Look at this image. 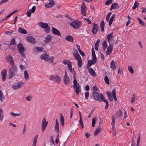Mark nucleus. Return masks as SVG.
<instances>
[{
    "mask_svg": "<svg viewBox=\"0 0 146 146\" xmlns=\"http://www.w3.org/2000/svg\"><path fill=\"white\" fill-rule=\"evenodd\" d=\"M102 45L103 46V48H106L108 46V45L107 44V42L105 40H104L103 41Z\"/></svg>",
    "mask_w": 146,
    "mask_h": 146,
    "instance_id": "50",
    "label": "nucleus"
},
{
    "mask_svg": "<svg viewBox=\"0 0 146 146\" xmlns=\"http://www.w3.org/2000/svg\"><path fill=\"white\" fill-rule=\"evenodd\" d=\"M93 27L92 31V32L94 34H96L98 31L99 27L95 23H92Z\"/></svg>",
    "mask_w": 146,
    "mask_h": 146,
    "instance_id": "10",
    "label": "nucleus"
},
{
    "mask_svg": "<svg viewBox=\"0 0 146 146\" xmlns=\"http://www.w3.org/2000/svg\"><path fill=\"white\" fill-rule=\"evenodd\" d=\"M86 7L85 3L84 1H83L82 5L81 7V12L83 16H86Z\"/></svg>",
    "mask_w": 146,
    "mask_h": 146,
    "instance_id": "9",
    "label": "nucleus"
},
{
    "mask_svg": "<svg viewBox=\"0 0 146 146\" xmlns=\"http://www.w3.org/2000/svg\"><path fill=\"white\" fill-rule=\"evenodd\" d=\"M89 96V93L88 92H86L85 93V99L86 100H87L88 99V98Z\"/></svg>",
    "mask_w": 146,
    "mask_h": 146,
    "instance_id": "64",
    "label": "nucleus"
},
{
    "mask_svg": "<svg viewBox=\"0 0 146 146\" xmlns=\"http://www.w3.org/2000/svg\"><path fill=\"white\" fill-rule=\"evenodd\" d=\"M27 40L29 42L33 44L36 42L35 39L33 36H29L27 38Z\"/></svg>",
    "mask_w": 146,
    "mask_h": 146,
    "instance_id": "12",
    "label": "nucleus"
},
{
    "mask_svg": "<svg viewBox=\"0 0 146 146\" xmlns=\"http://www.w3.org/2000/svg\"><path fill=\"white\" fill-rule=\"evenodd\" d=\"M82 60L81 58H80V59L77 60V64L79 67L80 68H81L82 66Z\"/></svg>",
    "mask_w": 146,
    "mask_h": 146,
    "instance_id": "37",
    "label": "nucleus"
},
{
    "mask_svg": "<svg viewBox=\"0 0 146 146\" xmlns=\"http://www.w3.org/2000/svg\"><path fill=\"white\" fill-rule=\"evenodd\" d=\"M52 36L50 35H47L44 40V42L45 43H47L50 42L52 40Z\"/></svg>",
    "mask_w": 146,
    "mask_h": 146,
    "instance_id": "17",
    "label": "nucleus"
},
{
    "mask_svg": "<svg viewBox=\"0 0 146 146\" xmlns=\"http://www.w3.org/2000/svg\"><path fill=\"white\" fill-rule=\"evenodd\" d=\"M1 75L2 80L4 81L6 79L7 76L6 70L5 69H4L1 72Z\"/></svg>",
    "mask_w": 146,
    "mask_h": 146,
    "instance_id": "15",
    "label": "nucleus"
},
{
    "mask_svg": "<svg viewBox=\"0 0 146 146\" xmlns=\"http://www.w3.org/2000/svg\"><path fill=\"white\" fill-rule=\"evenodd\" d=\"M18 31L19 33L22 34H26L27 33V32L25 29L21 27L19 28Z\"/></svg>",
    "mask_w": 146,
    "mask_h": 146,
    "instance_id": "25",
    "label": "nucleus"
},
{
    "mask_svg": "<svg viewBox=\"0 0 146 146\" xmlns=\"http://www.w3.org/2000/svg\"><path fill=\"white\" fill-rule=\"evenodd\" d=\"M82 24L81 22L79 21H74L70 23L69 25L75 29H77L80 28Z\"/></svg>",
    "mask_w": 146,
    "mask_h": 146,
    "instance_id": "4",
    "label": "nucleus"
},
{
    "mask_svg": "<svg viewBox=\"0 0 146 146\" xmlns=\"http://www.w3.org/2000/svg\"><path fill=\"white\" fill-rule=\"evenodd\" d=\"M6 60L9 62V64L12 66L14 65V62L12 56L11 55H9L6 57Z\"/></svg>",
    "mask_w": 146,
    "mask_h": 146,
    "instance_id": "13",
    "label": "nucleus"
},
{
    "mask_svg": "<svg viewBox=\"0 0 146 146\" xmlns=\"http://www.w3.org/2000/svg\"><path fill=\"white\" fill-rule=\"evenodd\" d=\"M137 20H138V21L139 22V24L140 25H142V26L145 25V24L139 18L137 17Z\"/></svg>",
    "mask_w": 146,
    "mask_h": 146,
    "instance_id": "52",
    "label": "nucleus"
},
{
    "mask_svg": "<svg viewBox=\"0 0 146 146\" xmlns=\"http://www.w3.org/2000/svg\"><path fill=\"white\" fill-rule=\"evenodd\" d=\"M17 48L21 56L24 58H25V56L23 53L24 51V48L21 43H20L18 44L17 46Z\"/></svg>",
    "mask_w": 146,
    "mask_h": 146,
    "instance_id": "6",
    "label": "nucleus"
},
{
    "mask_svg": "<svg viewBox=\"0 0 146 146\" xmlns=\"http://www.w3.org/2000/svg\"><path fill=\"white\" fill-rule=\"evenodd\" d=\"M113 32H111L110 34H108L107 35L106 39L108 40V41L113 39Z\"/></svg>",
    "mask_w": 146,
    "mask_h": 146,
    "instance_id": "20",
    "label": "nucleus"
},
{
    "mask_svg": "<svg viewBox=\"0 0 146 146\" xmlns=\"http://www.w3.org/2000/svg\"><path fill=\"white\" fill-rule=\"evenodd\" d=\"M105 23L103 21H102L101 22L100 24V27L101 29V31L102 32H103L104 31V27Z\"/></svg>",
    "mask_w": 146,
    "mask_h": 146,
    "instance_id": "32",
    "label": "nucleus"
},
{
    "mask_svg": "<svg viewBox=\"0 0 146 146\" xmlns=\"http://www.w3.org/2000/svg\"><path fill=\"white\" fill-rule=\"evenodd\" d=\"M100 40L98 39L96 42L95 45V49L96 50H98V48L99 45V43L100 42Z\"/></svg>",
    "mask_w": 146,
    "mask_h": 146,
    "instance_id": "38",
    "label": "nucleus"
},
{
    "mask_svg": "<svg viewBox=\"0 0 146 146\" xmlns=\"http://www.w3.org/2000/svg\"><path fill=\"white\" fill-rule=\"evenodd\" d=\"M92 98L96 101H98L100 102H102L103 98H102V96L104 97L103 94L101 93L99 94L98 92H92Z\"/></svg>",
    "mask_w": 146,
    "mask_h": 146,
    "instance_id": "1",
    "label": "nucleus"
},
{
    "mask_svg": "<svg viewBox=\"0 0 146 146\" xmlns=\"http://www.w3.org/2000/svg\"><path fill=\"white\" fill-rule=\"evenodd\" d=\"M110 68L112 70L115 69L116 68V66L115 65L114 61L113 60H112L110 63Z\"/></svg>",
    "mask_w": 146,
    "mask_h": 146,
    "instance_id": "31",
    "label": "nucleus"
},
{
    "mask_svg": "<svg viewBox=\"0 0 146 146\" xmlns=\"http://www.w3.org/2000/svg\"><path fill=\"white\" fill-rule=\"evenodd\" d=\"M137 98V96H136L135 94H133V97L131 98V102L132 103H133L134 102L135 100Z\"/></svg>",
    "mask_w": 146,
    "mask_h": 146,
    "instance_id": "46",
    "label": "nucleus"
},
{
    "mask_svg": "<svg viewBox=\"0 0 146 146\" xmlns=\"http://www.w3.org/2000/svg\"><path fill=\"white\" fill-rule=\"evenodd\" d=\"M24 77L25 80H27L29 79V75L27 73V71L26 70L24 71Z\"/></svg>",
    "mask_w": 146,
    "mask_h": 146,
    "instance_id": "43",
    "label": "nucleus"
},
{
    "mask_svg": "<svg viewBox=\"0 0 146 146\" xmlns=\"http://www.w3.org/2000/svg\"><path fill=\"white\" fill-rule=\"evenodd\" d=\"M113 48V47H110L109 46L108 48H107V51H106V54L107 55H109L110 54L112 51V49Z\"/></svg>",
    "mask_w": 146,
    "mask_h": 146,
    "instance_id": "22",
    "label": "nucleus"
},
{
    "mask_svg": "<svg viewBox=\"0 0 146 146\" xmlns=\"http://www.w3.org/2000/svg\"><path fill=\"white\" fill-rule=\"evenodd\" d=\"M112 119V121L111 123V125H115V119L114 116H112L111 117Z\"/></svg>",
    "mask_w": 146,
    "mask_h": 146,
    "instance_id": "58",
    "label": "nucleus"
},
{
    "mask_svg": "<svg viewBox=\"0 0 146 146\" xmlns=\"http://www.w3.org/2000/svg\"><path fill=\"white\" fill-rule=\"evenodd\" d=\"M73 56L75 58V59L77 60H79V59H80V58H81L79 54H78L75 55H74Z\"/></svg>",
    "mask_w": 146,
    "mask_h": 146,
    "instance_id": "48",
    "label": "nucleus"
},
{
    "mask_svg": "<svg viewBox=\"0 0 146 146\" xmlns=\"http://www.w3.org/2000/svg\"><path fill=\"white\" fill-rule=\"evenodd\" d=\"M104 80L105 82L108 84H110L109 79L108 77L107 76H106L104 78Z\"/></svg>",
    "mask_w": 146,
    "mask_h": 146,
    "instance_id": "47",
    "label": "nucleus"
},
{
    "mask_svg": "<svg viewBox=\"0 0 146 146\" xmlns=\"http://www.w3.org/2000/svg\"><path fill=\"white\" fill-rule=\"evenodd\" d=\"M112 1H107L105 3V4L106 5H108L111 3Z\"/></svg>",
    "mask_w": 146,
    "mask_h": 146,
    "instance_id": "61",
    "label": "nucleus"
},
{
    "mask_svg": "<svg viewBox=\"0 0 146 146\" xmlns=\"http://www.w3.org/2000/svg\"><path fill=\"white\" fill-rule=\"evenodd\" d=\"M36 8L35 6H33L31 9H30L27 12V15L29 17H30L32 13H33L35 11Z\"/></svg>",
    "mask_w": 146,
    "mask_h": 146,
    "instance_id": "14",
    "label": "nucleus"
},
{
    "mask_svg": "<svg viewBox=\"0 0 146 146\" xmlns=\"http://www.w3.org/2000/svg\"><path fill=\"white\" fill-rule=\"evenodd\" d=\"M23 84H24V83L22 82L15 83L12 85V87L14 90H15L22 87V85Z\"/></svg>",
    "mask_w": 146,
    "mask_h": 146,
    "instance_id": "8",
    "label": "nucleus"
},
{
    "mask_svg": "<svg viewBox=\"0 0 146 146\" xmlns=\"http://www.w3.org/2000/svg\"><path fill=\"white\" fill-rule=\"evenodd\" d=\"M49 78L50 80H53L58 84L60 83L61 80L60 77L57 75L55 76L54 77L51 75L50 76Z\"/></svg>",
    "mask_w": 146,
    "mask_h": 146,
    "instance_id": "7",
    "label": "nucleus"
},
{
    "mask_svg": "<svg viewBox=\"0 0 146 146\" xmlns=\"http://www.w3.org/2000/svg\"><path fill=\"white\" fill-rule=\"evenodd\" d=\"M84 20L86 21L89 24H91L92 23L91 21L89 20V19L86 18H83Z\"/></svg>",
    "mask_w": 146,
    "mask_h": 146,
    "instance_id": "56",
    "label": "nucleus"
},
{
    "mask_svg": "<svg viewBox=\"0 0 146 146\" xmlns=\"http://www.w3.org/2000/svg\"><path fill=\"white\" fill-rule=\"evenodd\" d=\"M60 125L62 127L64 125V118L61 113H60Z\"/></svg>",
    "mask_w": 146,
    "mask_h": 146,
    "instance_id": "24",
    "label": "nucleus"
},
{
    "mask_svg": "<svg viewBox=\"0 0 146 146\" xmlns=\"http://www.w3.org/2000/svg\"><path fill=\"white\" fill-rule=\"evenodd\" d=\"M5 97L2 91L0 90V100L2 102L3 100L4 99Z\"/></svg>",
    "mask_w": 146,
    "mask_h": 146,
    "instance_id": "39",
    "label": "nucleus"
},
{
    "mask_svg": "<svg viewBox=\"0 0 146 146\" xmlns=\"http://www.w3.org/2000/svg\"><path fill=\"white\" fill-rule=\"evenodd\" d=\"M16 44L15 40V38H13L11 40L10 44V45H14Z\"/></svg>",
    "mask_w": 146,
    "mask_h": 146,
    "instance_id": "45",
    "label": "nucleus"
},
{
    "mask_svg": "<svg viewBox=\"0 0 146 146\" xmlns=\"http://www.w3.org/2000/svg\"><path fill=\"white\" fill-rule=\"evenodd\" d=\"M116 90L115 89H113L112 90L111 94L112 96L116 95Z\"/></svg>",
    "mask_w": 146,
    "mask_h": 146,
    "instance_id": "59",
    "label": "nucleus"
},
{
    "mask_svg": "<svg viewBox=\"0 0 146 146\" xmlns=\"http://www.w3.org/2000/svg\"><path fill=\"white\" fill-rule=\"evenodd\" d=\"M54 129L58 132L59 131V123L57 119L56 120V124L55 125Z\"/></svg>",
    "mask_w": 146,
    "mask_h": 146,
    "instance_id": "30",
    "label": "nucleus"
},
{
    "mask_svg": "<svg viewBox=\"0 0 146 146\" xmlns=\"http://www.w3.org/2000/svg\"><path fill=\"white\" fill-rule=\"evenodd\" d=\"M92 56L93 58V59H92V60L94 61L95 62H96L97 58L96 54H94V55H92Z\"/></svg>",
    "mask_w": 146,
    "mask_h": 146,
    "instance_id": "60",
    "label": "nucleus"
},
{
    "mask_svg": "<svg viewBox=\"0 0 146 146\" xmlns=\"http://www.w3.org/2000/svg\"><path fill=\"white\" fill-rule=\"evenodd\" d=\"M101 97H102V98H103V100H102V102L103 101V102H105L106 104V105L105 106V108L106 109L108 108V106H109V104H108V101H107L106 100L104 97L103 98V96H102Z\"/></svg>",
    "mask_w": 146,
    "mask_h": 146,
    "instance_id": "33",
    "label": "nucleus"
},
{
    "mask_svg": "<svg viewBox=\"0 0 146 146\" xmlns=\"http://www.w3.org/2000/svg\"><path fill=\"white\" fill-rule=\"evenodd\" d=\"M128 69L131 74H133V73L134 71L131 66H128Z\"/></svg>",
    "mask_w": 146,
    "mask_h": 146,
    "instance_id": "51",
    "label": "nucleus"
},
{
    "mask_svg": "<svg viewBox=\"0 0 146 146\" xmlns=\"http://www.w3.org/2000/svg\"><path fill=\"white\" fill-rule=\"evenodd\" d=\"M43 50V48L42 47H36L34 48L33 50L34 52H36L38 51L39 52H41Z\"/></svg>",
    "mask_w": 146,
    "mask_h": 146,
    "instance_id": "18",
    "label": "nucleus"
},
{
    "mask_svg": "<svg viewBox=\"0 0 146 146\" xmlns=\"http://www.w3.org/2000/svg\"><path fill=\"white\" fill-rule=\"evenodd\" d=\"M139 5V3L137 1H135L134 4V6L132 7L133 9L135 10V9L137 8L138 7Z\"/></svg>",
    "mask_w": 146,
    "mask_h": 146,
    "instance_id": "44",
    "label": "nucleus"
},
{
    "mask_svg": "<svg viewBox=\"0 0 146 146\" xmlns=\"http://www.w3.org/2000/svg\"><path fill=\"white\" fill-rule=\"evenodd\" d=\"M96 123V118H93L92 119V127H94Z\"/></svg>",
    "mask_w": 146,
    "mask_h": 146,
    "instance_id": "55",
    "label": "nucleus"
},
{
    "mask_svg": "<svg viewBox=\"0 0 146 146\" xmlns=\"http://www.w3.org/2000/svg\"><path fill=\"white\" fill-rule=\"evenodd\" d=\"M111 12H109L107 15L106 17V21H108L109 20V18L111 15Z\"/></svg>",
    "mask_w": 146,
    "mask_h": 146,
    "instance_id": "53",
    "label": "nucleus"
},
{
    "mask_svg": "<svg viewBox=\"0 0 146 146\" xmlns=\"http://www.w3.org/2000/svg\"><path fill=\"white\" fill-rule=\"evenodd\" d=\"M122 111L120 110H119L116 113L115 116L116 119H117L120 117L122 115Z\"/></svg>",
    "mask_w": 146,
    "mask_h": 146,
    "instance_id": "26",
    "label": "nucleus"
},
{
    "mask_svg": "<svg viewBox=\"0 0 146 146\" xmlns=\"http://www.w3.org/2000/svg\"><path fill=\"white\" fill-rule=\"evenodd\" d=\"M115 14H113V15L111 16L109 23V26H110L111 25L113 21V19L115 18Z\"/></svg>",
    "mask_w": 146,
    "mask_h": 146,
    "instance_id": "36",
    "label": "nucleus"
},
{
    "mask_svg": "<svg viewBox=\"0 0 146 146\" xmlns=\"http://www.w3.org/2000/svg\"><path fill=\"white\" fill-rule=\"evenodd\" d=\"M96 62H95L93 60H89L88 61V63L89 64L90 66H91L92 64H95Z\"/></svg>",
    "mask_w": 146,
    "mask_h": 146,
    "instance_id": "49",
    "label": "nucleus"
},
{
    "mask_svg": "<svg viewBox=\"0 0 146 146\" xmlns=\"http://www.w3.org/2000/svg\"><path fill=\"white\" fill-rule=\"evenodd\" d=\"M54 1H51L49 3L45 4V6L47 8H49L52 7L54 5Z\"/></svg>",
    "mask_w": 146,
    "mask_h": 146,
    "instance_id": "19",
    "label": "nucleus"
},
{
    "mask_svg": "<svg viewBox=\"0 0 146 146\" xmlns=\"http://www.w3.org/2000/svg\"><path fill=\"white\" fill-rule=\"evenodd\" d=\"M48 121L46 122V119L44 118L42 119V123L41 125V129L42 131H44L47 126Z\"/></svg>",
    "mask_w": 146,
    "mask_h": 146,
    "instance_id": "11",
    "label": "nucleus"
},
{
    "mask_svg": "<svg viewBox=\"0 0 146 146\" xmlns=\"http://www.w3.org/2000/svg\"><path fill=\"white\" fill-rule=\"evenodd\" d=\"M67 66L68 69L72 68V63L70 61L68 62V63L67 64Z\"/></svg>",
    "mask_w": 146,
    "mask_h": 146,
    "instance_id": "62",
    "label": "nucleus"
},
{
    "mask_svg": "<svg viewBox=\"0 0 146 146\" xmlns=\"http://www.w3.org/2000/svg\"><path fill=\"white\" fill-rule=\"evenodd\" d=\"M41 59L45 60L46 61L52 62H53L54 57H49V55L46 54H43L41 55Z\"/></svg>",
    "mask_w": 146,
    "mask_h": 146,
    "instance_id": "5",
    "label": "nucleus"
},
{
    "mask_svg": "<svg viewBox=\"0 0 146 146\" xmlns=\"http://www.w3.org/2000/svg\"><path fill=\"white\" fill-rule=\"evenodd\" d=\"M108 42L109 44V46H110H110L113 47L115 42L114 39L108 41Z\"/></svg>",
    "mask_w": 146,
    "mask_h": 146,
    "instance_id": "40",
    "label": "nucleus"
},
{
    "mask_svg": "<svg viewBox=\"0 0 146 146\" xmlns=\"http://www.w3.org/2000/svg\"><path fill=\"white\" fill-rule=\"evenodd\" d=\"M119 7L118 4L117 3H113L110 8V10L111 11L113 9H116Z\"/></svg>",
    "mask_w": 146,
    "mask_h": 146,
    "instance_id": "21",
    "label": "nucleus"
},
{
    "mask_svg": "<svg viewBox=\"0 0 146 146\" xmlns=\"http://www.w3.org/2000/svg\"><path fill=\"white\" fill-rule=\"evenodd\" d=\"M93 92H97V91H98V87L96 86H94L93 87Z\"/></svg>",
    "mask_w": 146,
    "mask_h": 146,
    "instance_id": "57",
    "label": "nucleus"
},
{
    "mask_svg": "<svg viewBox=\"0 0 146 146\" xmlns=\"http://www.w3.org/2000/svg\"><path fill=\"white\" fill-rule=\"evenodd\" d=\"M63 80L64 83L66 84H68L70 81L69 77L67 76H64Z\"/></svg>",
    "mask_w": 146,
    "mask_h": 146,
    "instance_id": "34",
    "label": "nucleus"
},
{
    "mask_svg": "<svg viewBox=\"0 0 146 146\" xmlns=\"http://www.w3.org/2000/svg\"><path fill=\"white\" fill-rule=\"evenodd\" d=\"M17 68L16 66H15L11 67L9 69V79L13 78L15 73L17 72Z\"/></svg>",
    "mask_w": 146,
    "mask_h": 146,
    "instance_id": "3",
    "label": "nucleus"
},
{
    "mask_svg": "<svg viewBox=\"0 0 146 146\" xmlns=\"http://www.w3.org/2000/svg\"><path fill=\"white\" fill-rule=\"evenodd\" d=\"M38 137V135H36L34 137L33 141V144L31 146H36Z\"/></svg>",
    "mask_w": 146,
    "mask_h": 146,
    "instance_id": "28",
    "label": "nucleus"
},
{
    "mask_svg": "<svg viewBox=\"0 0 146 146\" xmlns=\"http://www.w3.org/2000/svg\"><path fill=\"white\" fill-rule=\"evenodd\" d=\"M89 72L92 76H95L96 74L92 68H90L88 69Z\"/></svg>",
    "mask_w": 146,
    "mask_h": 146,
    "instance_id": "23",
    "label": "nucleus"
},
{
    "mask_svg": "<svg viewBox=\"0 0 146 146\" xmlns=\"http://www.w3.org/2000/svg\"><path fill=\"white\" fill-rule=\"evenodd\" d=\"M106 94L109 99L110 101H113V99L112 98V97L111 96V93H110L109 92H106Z\"/></svg>",
    "mask_w": 146,
    "mask_h": 146,
    "instance_id": "41",
    "label": "nucleus"
},
{
    "mask_svg": "<svg viewBox=\"0 0 146 146\" xmlns=\"http://www.w3.org/2000/svg\"><path fill=\"white\" fill-rule=\"evenodd\" d=\"M52 32L53 34L55 35L60 36L61 35L60 32L57 29L54 27H52Z\"/></svg>",
    "mask_w": 146,
    "mask_h": 146,
    "instance_id": "16",
    "label": "nucleus"
},
{
    "mask_svg": "<svg viewBox=\"0 0 146 146\" xmlns=\"http://www.w3.org/2000/svg\"><path fill=\"white\" fill-rule=\"evenodd\" d=\"M101 131V128L100 127V125H99V126L96 129V130H95L94 134V135L96 136Z\"/></svg>",
    "mask_w": 146,
    "mask_h": 146,
    "instance_id": "27",
    "label": "nucleus"
},
{
    "mask_svg": "<svg viewBox=\"0 0 146 146\" xmlns=\"http://www.w3.org/2000/svg\"><path fill=\"white\" fill-rule=\"evenodd\" d=\"M75 92L76 95H78L79 93H80L81 91L80 86H78V87H76L75 88Z\"/></svg>",
    "mask_w": 146,
    "mask_h": 146,
    "instance_id": "35",
    "label": "nucleus"
},
{
    "mask_svg": "<svg viewBox=\"0 0 146 146\" xmlns=\"http://www.w3.org/2000/svg\"><path fill=\"white\" fill-rule=\"evenodd\" d=\"M10 114L14 117H17L20 115V113H15L13 112H11Z\"/></svg>",
    "mask_w": 146,
    "mask_h": 146,
    "instance_id": "54",
    "label": "nucleus"
},
{
    "mask_svg": "<svg viewBox=\"0 0 146 146\" xmlns=\"http://www.w3.org/2000/svg\"><path fill=\"white\" fill-rule=\"evenodd\" d=\"M38 25L40 27L44 29V31L45 33H48L50 32V27L48 26L47 23L40 22L39 23Z\"/></svg>",
    "mask_w": 146,
    "mask_h": 146,
    "instance_id": "2",
    "label": "nucleus"
},
{
    "mask_svg": "<svg viewBox=\"0 0 146 146\" xmlns=\"http://www.w3.org/2000/svg\"><path fill=\"white\" fill-rule=\"evenodd\" d=\"M78 54V51H77V50L75 49L74 48L73 50V56L74 55H76Z\"/></svg>",
    "mask_w": 146,
    "mask_h": 146,
    "instance_id": "63",
    "label": "nucleus"
},
{
    "mask_svg": "<svg viewBox=\"0 0 146 146\" xmlns=\"http://www.w3.org/2000/svg\"><path fill=\"white\" fill-rule=\"evenodd\" d=\"M65 39L69 42H73L74 39L70 35L66 36L65 38Z\"/></svg>",
    "mask_w": 146,
    "mask_h": 146,
    "instance_id": "29",
    "label": "nucleus"
},
{
    "mask_svg": "<svg viewBox=\"0 0 146 146\" xmlns=\"http://www.w3.org/2000/svg\"><path fill=\"white\" fill-rule=\"evenodd\" d=\"M3 112L2 109L0 108V120L1 121L2 120L3 118Z\"/></svg>",
    "mask_w": 146,
    "mask_h": 146,
    "instance_id": "42",
    "label": "nucleus"
}]
</instances>
